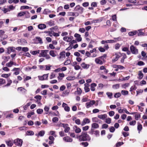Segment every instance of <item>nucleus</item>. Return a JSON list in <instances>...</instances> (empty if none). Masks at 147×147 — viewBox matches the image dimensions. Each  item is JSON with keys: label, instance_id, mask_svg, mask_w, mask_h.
Listing matches in <instances>:
<instances>
[{"label": "nucleus", "instance_id": "obj_12", "mask_svg": "<svg viewBox=\"0 0 147 147\" xmlns=\"http://www.w3.org/2000/svg\"><path fill=\"white\" fill-rule=\"evenodd\" d=\"M63 140L66 142H71L72 141V139L71 138L67 136L64 137Z\"/></svg>", "mask_w": 147, "mask_h": 147}, {"label": "nucleus", "instance_id": "obj_25", "mask_svg": "<svg viewBox=\"0 0 147 147\" xmlns=\"http://www.w3.org/2000/svg\"><path fill=\"white\" fill-rule=\"evenodd\" d=\"M30 8V9L32 8L31 7H30L28 6L27 5H24L21 6L20 8V9L21 10H22L24 9H28Z\"/></svg>", "mask_w": 147, "mask_h": 147}, {"label": "nucleus", "instance_id": "obj_32", "mask_svg": "<svg viewBox=\"0 0 147 147\" xmlns=\"http://www.w3.org/2000/svg\"><path fill=\"white\" fill-rule=\"evenodd\" d=\"M120 87L119 84H114L112 86V88L114 89H118Z\"/></svg>", "mask_w": 147, "mask_h": 147}, {"label": "nucleus", "instance_id": "obj_20", "mask_svg": "<svg viewBox=\"0 0 147 147\" xmlns=\"http://www.w3.org/2000/svg\"><path fill=\"white\" fill-rule=\"evenodd\" d=\"M82 92V91L81 89L80 88H77V90L75 92V94H77L80 95Z\"/></svg>", "mask_w": 147, "mask_h": 147}, {"label": "nucleus", "instance_id": "obj_30", "mask_svg": "<svg viewBox=\"0 0 147 147\" xmlns=\"http://www.w3.org/2000/svg\"><path fill=\"white\" fill-rule=\"evenodd\" d=\"M48 74H45L43 75L42 76H41V78H42V79H41V80H47L48 78Z\"/></svg>", "mask_w": 147, "mask_h": 147}, {"label": "nucleus", "instance_id": "obj_42", "mask_svg": "<svg viewBox=\"0 0 147 147\" xmlns=\"http://www.w3.org/2000/svg\"><path fill=\"white\" fill-rule=\"evenodd\" d=\"M5 80L2 78L0 79V86H1L5 84Z\"/></svg>", "mask_w": 147, "mask_h": 147}, {"label": "nucleus", "instance_id": "obj_27", "mask_svg": "<svg viewBox=\"0 0 147 147\" xmlns=\"http://www.w3.org/2000/svg\"><path fill=\"white\" fill-rule=\"evenodd\" d=\"M138 75L139 76L138 77V79H142L144 76V74L141 71H139Z\"/></svg>", "mask_w": 147, "mask_h": 147}, {"label": "nucleus", "instance_id": "obj_19", "mask_svg": "<svg viewBox=\"0 0 147 147\" xmlns=\"http://www.w3.org/2000/svg\"><path fill=\"white\" fill-rule=\"evenodd\" d=\"M19 90L22 92L23 94H26L27 90L22 87H19Z\"/></svg>", "mask_w": 147, "mask_h": 147}, {"label": "nucleus", "instance_id": "obj_1", "mask_svg": "<svg viewBox=\"0 0 147 147\" xmlns=\"http://www.w3.org/2000/svg\"><path fill=\"white\" fill-rule=\"evenodd\" d=\"M77 138L79 139L80 141H88L89 142L91 140V137L88 134L87 132L82 131L81 134Z\"/></svg>", "mask_w": 147, "mask_h": 147}, {"label": "nucleus", "instance_id": "obj_17", "mask_svg": "<svg viewBox=\"0 0 147 147\" xmlns=\"http://www.w3.org/2000/svg\"><path fill=\"white\" fill-rule=\"evenodd\" d=\"M98 117L99 119L103 120L107 117V115L106 114H104L103 115H98Z\"/></svg>", "mask_w": 147, "mask_h": 147}, {"label": "nucleus", "instance_id": "obj_5", "mask_svg": "<svg viewBox=\"0 0 147 147\" xmlns=\"http://www.w3.org/2000/svg\"><path fill=\"white\" fill-rule=\"evenodd\" d=\"M62 126L65 129L64 131L65 133H68L70 130V128L69 127V125L68 124L61 123Z\"/></svg>", "mask_w": 147, "mask_h": 147}, {"label": "nucleus", "instance_id": "obj_44", "mask_svg": "<svg viewBox=\"0 0 147 147\" xmlns=\"http://www.w3.org/2000/svg\"><path fill=\"white\" fill-rule=\"evenodd\" d=\"M34 112L32 111L30 113H28L27 114V117L29 118L31 117L32 115H33L34 114Z\"/></svg>", "mask_w": 147, "mask_h": 147}, {"label": "nucleus", "instance_id": "obj_53", "mask_svg": "<svg viewBox=\"0 0 147 147\" xmlns=\"http://www.w3.org/2000/svg\"><path fill=\"white\" fill-rule=\"evenodd\" d=\"M135 119L136 120H138L140 117V114H136L135 116Z\"/></svg>", "mask_w": 147, "mask_h": 147}, {"label": "nucleus", "instance_id": "obj_43", "mask_svg": "<svg viewBox=\"0 0 147 147\" xmlns=\"http://www.w3.org/2000/svg\"><path fill=\"white\" fill-rule=\"evenodd\" d=\"M7 2V0H0V5H3Z\"/></svg>", "mask_w": 147, "mask_h": 147}, {"label": "nucleus", "instance_id": "obj_21", "mask_svg": "<svg viewBox=\"0 0 147 147\" xmlns=\"http://www.w3.org/2000/svg\"><path fill=\"white\" fill-rule=\"evenodd\" d=\"M91 127L94 129H97L99 128V125L98 123H93L92 124Z\"/></svg>", "mask_w": 147, "mask_h": 147}, {"label": "nucleus", "instance_id": "obj_40", "mask_svg": "<svg viewBox=\"0 0 147 147\" xmlns=\"http://www.w3.org/2000/svg\"><path fill=\"white\" fill-rule=\"evenodd\" d=\"M2 10L3 11L4 13H5L7 12H9V10L8 9V8H5V7H3L2 9Z\"/></svg>", "mask_w": 147, "mask_h": 147}, {"label": "nucleus", "instance_id": "obj_50", "mask_svg": "<svg viewBox=\"0 0 147 147\" xmlns=\"http://www.w3.org/2000/svg\"><path fill=\"white\" fill-rule=\"evenodd\" d=\"M59 120V119L57 117H54L52 119V121L53 123H56Z\"/></svg>", "mask_w": 147, "mask_h": 147}, {"label": "nucleus", "instance_id": "obj_7", "mask_svg": "<svg viewBox=\"0 0 147 147\" xmlns=\"http://www.w3.org/2000/svg\"><path fill=\"white\" fill-rule=\"evenodd\" d=\"M34 98L37 99L36 102H37L38 104H40V105H42V103L40 102V100L42 99L41 96L39 95H37L34 97Z\"/></svg>", "mask_w": 147, "mask_h": 147}, {"label": "nucleus", "instance_id": "obj_52", "mask_svg": "<svg viewBox=\"0 0 147 147\" xmlns=\"http://www.w3.org/2000/svg\"><path fill=\"white\" fill-rule=\"evenodd\" d=\"M111 119L110 118H108L106 119L105 122L107 124H110L111 123Z\"/></svg>", "mask_w": 147, "mask_h": 147}, {"label": "nucleus", "instance_id": "obj_15", "mask_svg": "<svg viewBox=\"0 0 147 147\" xmlns=\"http://www.w3.org/2000/svg\"><path fill=\"white\" fill-rule=\"evenodd\" d=\"M97 86L96 84L94 83H92L90 85V89L92 91H94L95 90V89L94 88Z\"/></svg>", "mask_w": 147, "mask_h": 147}, {"label": "nucleus", "instance_id": "obj_2", "mask_svg": "<svg viewBox=\"0 0 147 147\" xmlns=\"http://www.w3.org/2000/svg\"><path fill=\"white\" fill-rule=\"evenodd\" d=\"M130 51L133 54L136 55L138 53V50L133 45H131L130 47Z\"/></svg>", "mask_w": 147, "mask_h": 147}, {"label": "nucleus", "instance_id": "obj_24", "mask_svg": "<svg viewBox=\"0 0 147 147\" xmlns=\"http://www.w3.org/2000/svg\"><path fill=\"white\" fill-rule=\"evenodd\" d=\"M51 11L49 9H45L43 11V13L44 14H47L48 13H51Z\"/></svg>", "mask_w": 147, "mask_h": 147}, {"label": "nucleus", "instance_id": "obj_10", "mask_svg": "<svg viewBox=\"0 0 147 147\" xmlns=\"http://www.w3.org/2000/svg\"><path fill=\"white\" fill-rule=\"evenodd\" d=\"M81 66L83 68L88 69L90 65L89 64H86L84 62H83L81 64Z\"/></svg>", "mask_w": 147, "mask_h": 147}, {"label": "nucleus", "instance_id": "obj_61", "mask_svg": "<svg viewBox=\"0 0 147 147\" xmlns=\"http://www.w3.org/2000/svg\"><path fill=\"white\" fill-rule=\"evenodd\" d=\"M13 63V62L12 61H10L9 62L7 63L6 65L8 67H10L12 66Z\"/></svg>", "mask_w": 147, "mask_h": 147}, {"label": "nucleus", "instance_id": "obj_63", "mask_svg": "<svg viewBox=\"0 0 147 147\" xmlns=\"http://www.w3.org/2000/svg\"><path fill=\"white\" fill-rule=\"evenodd\" d=\"M84 121L86 123V124L87 123H89L90 122V121L89 119L88 118H85L83 119Z\"/></svg>", "mask_w": 147, "mask_h": 147}, {"label": "nucleus", "instance_id": "obj_64", "mask_svg": "<svg viewBox=\"0 0 147 147\" xmlns=\"http://www.w3.org/2000/svg\"><path fill=\"white\" fill-rule=\"evenodd\" d=\"M136 123V121L135 120H133L130 121L129 123L131 125H134Z\"/></svg>", "mask_w": 147, "mask_h": 147}, {"label": "nucleus", "instance_id": "obj_49", "mask_svg": "<svg viewBox=\"0 0 147 147\" xmlns=\"http://www.w3.org/2000/svg\"><path fill=\"white\" fill-rule=\"evenodd\" d=\"M109 131L113 133L114 132L115 129L113 126H111L109 128Z\"/></svg>", "mask_w": 147, "mask_h": 147}, {"label": "nucleus", "instance_id": "obj_16", "mask_svg": "<svg viewBox=\"0 0 147 147\" xmlns=\"http://www.w3.org/2000/svg\"><path fill=\"white\" fill-rule=\"evenodd\" d=\"M6 143L8 146H11L13 144L12 142V140H8L6 141Z\"/></svg>", "mask_w": 147, "mask_h": 147}, {"label": "nucleus", "instance_id": "obj_56", "mask_svg": "<svg viewBox=\"0 0 147 147\" xmlns=\"http://www.w3.org/2000/svg\"><path fill=\"white\" fill-rule=\"evenodd\" d=\"M8 9L9 10V11L11 10H13L14 9L15 7H14L12 5H10L8 6H7Z\"/></svg>", "mask_w": 147, "mask_h": 147}, {"label": "nucleus", "instance_id": "obj_29", "mask_svg": "<svg viewBox=\"0 0 147 147\" xmlns=\"http://www.w3.org/2000/svg\"><path fill=\"white\" fill-rule=\"evenodd\" d=\"M84 86H85L84 88V90L85 92H89L90 90V88L88 87V86H87L86 84H84Z\"/></svg>", "mask_w": 147, "mask_h": 147}, {"label": "nucleus", "instance_id": "obj_22", "mask_svg": "<svg viewBox=\"0 0 147 147\" xmlns=\"http://www.w3.org/2000/svg\"><path fill=\"white\" fill-rule=\"evenodd\" d=\"M138 32V31L136 30L134 31H131L128 33V35L129 36H132L135 35Z\"/></svg>", "mask_w": 147, "mask_h": 147}, {"label": "nucleus", "instance_id": "obj_35", "mask_svg": "<svg viewBox=\"0 0 147 147\" xmlns=\"http://www.w3.org/2000/svg\"><path fill=\"white\" fill-rule=\"evenodd\" d=\"M142 125L140 124L139 123L137 127V129L138 131H139H139H140L142 129Z\"/></svg>", "mask_w": 147, "mask_h": 147}, {"label": "nucleus", "instance_id": "obj_34", "mask_svg": "<svg viewBox=\"0 0 147 147\" xmlns=\"http://www.w3.org/2000/svg\"><path fill=\"white\" fill-rule=\"evenodd\" d=\"M121 96V94L119 92H116L114 94V97L115 98H118Z\"/></svg>", "mask_w": 147, "mask_h": 147}, {"label": "nucleus", "instance_id": "obj_38", "mask_svg": "<svg viewBox=\"0 0 147 147\" xmlns=\"http://www.w3.org/2000/svg\"><path fill=\"white\" fill-rule=\"evenodd\" d=\"M80 145L83 146L84 147H86L88 145V143L87 142H82L80 143Z\"/></svg>", "mask_w": 147, "mask_h": 147}, {"label": "nucleus", "instance_id": "obj_6", "mask_svg": "<svg viewBox=\"0 0 147 147\" xmlns=\"http://www.w3.org/2000/svg\"><path fill=\"white\" fill-rule=\"evenodd\" d=\"M95 102L94 100H90V102H87L86 103V106L87 108L90 107L91 105L95 104Z\"/></svg>", "mask_w": 147, "mask_h": 147}, {"label": "nucleus", "instance_id": "obj_48", "mask_svg": "<svg viewBox=\"0 0 147 147\" xmlns=\"http://www.w3.org/2000/svg\"><path fill=\"white\" fill-rule=\"evenodd\" d=\"M31 53L34 55H35L37 53H39V51H34L30 52Z\"/></svg>", "mask_w": 147, "mask_h": 147}, {"label": "nucleus", "instance_id": "obj_23", "mask_svg": "<svg viewBox=\"0 0 147 147\" xmlns=\"http://www.w3.org/2000/svg\"><path fill=\"white\" fill-rule=\"evenodd\" d=\"M115 55H116V57L115 59H113L112 60V61L113 62H115L117 61L120 57L119 55L117 53L115 54Z\"/></svg>", "mask_w": 147, "mask_h": 147}, {"label": "nucleus", "instance_id": "obj_58", "mask_svg": "<svg viewBox=\"0 0 147 147\" xmlns=\"http://www.w3.org/2000/svg\"><path fill=\"white\" fill-rule=\"evenodd\" d=\"M65 52L64 51H63L62 52H61L60 53V55L63 58H65Z\"/></svg>", "mask_w": 147, "mask_h": 147}, {"label": "nucleus", "instance_id": "obj_14", "mask_svg": "<svg viewBox=\"0 0 147 147\" xmlns=\"http://www.w3.org/2000/svg\"><path fill=\"white\" fill-rule=\"evenodd\" d=\"M22 49V51L24 52H26L29 50L28 48L27 47H19V52Z\"/></svg>", "mask_w": 147, "mask_h": 147}, {"label": "nucleus", "instance_id": "obj_60", "mask_svg": "<svg viewBox=\"0 0 147 147\" xmlns=\"http://www.w3.org/2000/svg\"><path fill=\"white\" fill-rule=\"evenodd\" d=\"M120 46V45L119 43L116 44L115 46V49L116 50H118Z\"/></svg>", "mask_w": 147, "mask_h": 147}, {"label": "nucleus", "instance_id": "obj_33", "mask_svg": "<svg viewBox=\"0 0 147 147\" xmlns=\"http://www.w3.org/2000/svg\"><path fill=\"white\" fill-rule=\"evenodd\" d=\"M50 108L49 107H48L47 106H45L44 108V110L46 112L45 113V114H48V112Z\"/></svg>", "mask_w": 147, "mask_h": 147}, {"label": "nucleus", "instance_id": "obj_46", "mask_svg": "<svg viewBox=\"0 0 147 147\" xmlns=\"http://www.w3.org/2000/svg\"><path fill=\"white\" fill-rule=\"evenodd\" d=\"M45 67L46 68L45 69V70H50L51 69V66L50 65H45Z\"/></svg>", "mask_w": 147, "mask_h": 147}, {"label": "nucleus", "instance_id": "obj_4", "mask_svg": "<svg viewBox=\"0 0 147 147\" xmlns=\"http://www.w3.org/2000/svg\"><path fill=\"white\" fill-rule=\"evenodd\" d=\"M33 40L34 41V43L36 44L39 43L42 44L43 43L42 38L40 37L36 36Z\"/></svg>", "mask_w": 147, "mask_h": 147}, {"label": "nucleus", "instance_id": "obj_26", "mask_svg": "<svg viewBox=\"0 0 147 147\" xmlns=\"http://www.w3.org/2000/svg\"><path fill=\"white\" fill-rule=\"evenodd\" d=\"M34 134V132L32 131H27L26 133V135L27 136H32Z\"/></svg>", "mask_w": 147, "mask_h": 147}, {"label": "nucleus", "instance_id": "obj_45", "mask_svg": "<svg viewBox=\"0 0 147 147\" xmlns=\"http://www.w3.org/2000/svg\"><path fill=\"white\" fill-rule=\"evenodd\" d=\"M50 55L53 57H55L56 56V55L55 54L53 50H51L49 52Z\"/></svg>", "mask_w": 147, "mask_h": 147}, {"label": "nucleus", "instance_id": "obj_11", "mask_svg": "<svg viewBox=\"0 0 147 147\" xmlns=\"http://www.w3.org/2000/svg\"><path fill=\"white\" fill-rule=\"evenodd\" d=\"M73 129L75 130V132L76 133H79L81 131V129L78 127L77 125H74V126L73 127Z\"/></svg>", "mask_w": 147, "mask_h": 147}, {"label": "nucleus", "instance_id": "obj_62", "mask_svg": "<svg viewBox=\"0 0 147 147\" xmlns=\"http://www.w3.org/2000/svg\"><path fill=\"white\" fill-rule=\"evenodd\" d=\"M30 13L28 11H26V13L25 14L26 18H29L30 17Z\"/></svg>", "mask_w": 147, "mask_h": 147}, {"label": "nucleus", "instance_id": "obj_13", "mask_svg": "<svg viewBox=\"0 0 147 147\" xmlns=\"http://www.w3.org/2000/svg\"><path fill=\"white\" fill-rule=\"evenodd\" d=\"M38 28L40 30H43L46 28V26L44 24H40L38 26Z\"/></svg>", "mask_w": 147, "mask_h": 147}, {"label": "nucleus", "instance_id": "obj_28", "mask_svg": "<svg viewBox=\"0 0 147 147\" xmlns=\"http://www.w3.org/2000/svg\"><path fill=\"white\" fill-rule=\"evenodd\" d=\"M142 29H140L138 31L139 32H138V36H142L144 35V32H142L141 31L142 30Z\"/></svg>", "mask_w": 147, "mask_h": 147}, {"label": "nucleus", "instance_id": "obj_3", "mask_svg": "<svg viewBox=\"0 0 147 147\" xmlns=\"http://www.w3.org/2000/svg\"><path fill=\"white\" fill-rule=\"evenodd\" d=\"M74 10L76 11H78L80 14H82L84 11V9L82 7L78 5H77L75 8Z\"/></svg>", "mask_w": 147, "mask_h": 147}, {"label": "nucleus", "instance_id": "obj_9", "mask_svg": "<svg viewBox=\"0 0 147 147\" xmlns=\"http://www.w3.org/2000/svg\"><path fill=\"white\" fill-rule=\"evenodd\" d=\"M48 50H42L41 51V52L40 53L39 55V57H45L46 55L47 54V52L48 51Z\"/></svg>", "mask_w": 147, "mask_h": 147}, {"label": "nucleus", "instance_id": "obj_31", "mask_svg": "<svg viewBox=\"0 0 147 147\" xmlns=\"http://www.w3.org/2000/svg\"><path fill=\"white\" fill-rule=\"evenodd\" d=\"M45 134V131L44 130H41L38 133V135L39 136L42 137Z\"/></svg>", "mask_w": 147, "mask_h": 147}, {"label": "nucleus", "instance_id": "obj_51", "mask_svg": "<svg viewBox=\"0 0 147 147\" xmlns=\"http://www.w3.org/2000/svg\"><path fill=\"white\" fill-rule=\"evenodd\" d=\"M124 143L123 142H118L116 144V147H119L123 144Z\"/></svg>", "mask_w": 147, "mask_h": 147}, {"label": "nucleus", "instance_id": "obj_57", "mask_svg": "<svg viewBox=\"0 0 147 147\" xmlns=\"http://www.w3.org/2000/svg\"><path fill=\"white\" fill-rule=\"evenodd\" d=\"M95 133L94 134L96 137H98L100 136V132L98 130H96L94 131Z\"/></svg>", "mask_w": 147, "mask_h": 147}, {"label": "nucleus", "instance_id": "obj_41", "mask_svg": "<svg viewBox=\"0 0 147 147\" xmlns=\"http://www.w3.org/2000/svg\"><path fill=\"white\" fill-rule=\"evenodd\" d=\"M129 85V84L128 83H125L124 84H122L121 86V87L125 89L126 87H128Z\"/></svg>", "mask_w": 147, "mask_h": 147}, {"label": "nucleus", "instance_id": "obj_39", "mask_svg": "<svg viewBox=\"0 0 147 147\" xmlns=\"http://www.w3.org/2000/svg\"><path fill=\"white\" fill-rule=\"evenodd\" d=\"M43 110L42 109H38L36 110L37 113L38 114H41L43 112Z\"/></svg>", "mask_w": 147, "mask_h": 147}, {"label": "nucleus", "instance_id": "obj_8", "mask_svg": "<svg viewBox=\"0 0 147 147\" xmlns=\"http://www.w3.org/2000/svg\"><path fill=\"white\" fill-rule=\"evenodd\" d=\"M75 37L76 38V40L78 42L81 41L82 40V38L81 37V35L78 33H75L74 35Z\"/></svg>", "mask_w": 147, "mask_h": 147}, {"label": "nucleus", "instance_id": "obj_47", "mask_svg": "<svg viewBox=\"0 0 147 147\" xmlns=\"http://www.w3.org/2000/svg\"><path fill=\"white\" fill-rule=\"evenodd\" d=\"M106 43H113L116 42V41L113 40H106Z\"/></svg>", "mask_w": 147, "mask_h": 147}, {"label": "nucleus", "instance_id": "obj_37", "mask_svg": "<svg viewBox=\"0 0 147 147\" xmlns=\"http://www.w3.org/2000/svg\"><path fill=\"white\" fill-rule=\"evenodd\" d=\"M128 93V92L127 90H122L121 91V94L124 95H127Z\"/></svg>", "mask_w": 147, "mask_h": 147}, {"label": "nucleus", "instance_id": "obj_55", "mask_svg": "<svg viewBox=\"0 0 147 147\" xmlns=\"http://www.w3.org/2000/svg\"><path fill=\"white\" fill-rule=\"evenodd\" d=\"M99 50L101 52H104L105 51V49L103 48H102V47H100L98 48Z\"/></svg>", "mask_w": 147, "mask_h": 147}, {"label": "nucleus", "instance_id": "obj_54", "mask_svg": "<svg viewBox=\"0 0 147 147\" xmlns=\"http://www.w3.org/2000/svg\"><path fill=\"white\" fill-rule=\"evenodd\" d=\"M137 65L139 66H142L145 65V63L142 61H140L137 63Z\"/></svg>", "mask_w": 147, "mask_h": 147}, {"label": "nucleus", "instance_id": "obj_36", "mask_svg": "<svg viewBox=\"0 0 147 147\" xmlns=\"http://www.w3.org/2000/svg\"><path fill=\"white\" fill-rule=\"evenodd\" d=\"M106 94L108 97L110 99H111L113 96V94L112 92H107L106 93Z\"/></svg>", "mask_w": 147, "mask_h": 147}, {"label": "nucleus", "instance_id": "obj_18", "mask_svg": "<svg viewBox=\"0 0 147 147\" xmlns=\"http://www.w3.org/2000/svg\"><path fill=\"white\" fill-rule=\"evenodd\" d=\"M15 48L13 47H9L7 49V53L9 54L11 52H14L15 50Z\"/></svg>", "mask_w": 147, "mask_h": 147}, {"label": "nucleus", "instance_id": "obj_59", "mask_svg": "<svg viewBox=\"0 0 147 147\" xmlns=\"http://www.w3.org/2000/svg\"><path fill=\"white\" fill-rule=\"evenodd\" d=\"M94 129L91 127L90 130L89 131L88 133L92 135L94 134Z\"/></svg>", "mask_w": 147, "mask_h": 147}]
</instances>
